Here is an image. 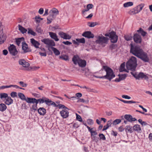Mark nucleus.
<instances>
[{"label":"nucleus","mask_w":152,"mask_h":152,"mask_svg":"<svg viewBox=\"0 0 152 152\" xmlns=\"http://www.w3.org/2000/svg\"><path fill=\"white\" fill-rule=\"evenodd\" d=\"M130 53L141 59L144 62H148L149 61L147 54L139 46L130 44Z\"/></svg>","instance_id":"obj_1"},{"label":"nucleus","mask_w":152,"mask_h":152,"mask_svg":"<svg viewBox=\"0 0 152 152\" xmlns=\"http://www.w3.org/2000/svg\"><path fill=\"white\" fill-rule=\"evenodd\" d=\"M137 60L136 58L134 56H132L126 63V67L128 70L134 71L137 66Z\"/></svg>","instance_id":"obj_2"},{"label":"nucleus","mask_w":152,"mask_h":152,"mask_svg":"<svg viewBox=\"0 0 152 152\" xmlns=\"http://www.w3.org/2000/svg\"><path fill=\"white\" fill-rule=\"evenodd\" d=\"M103 69L106 72V75L104 76L105 78L111 81V80L115 77L113 70L110 67L107 66H104Z\"/></svg>","instance_id":"obj_3"},{"label":"nucleus","mask_w":152,"mask_h":152,"mask_svg":"<svg viewBox=\"0 0 152 152\" xmlns=\"http://www.w3.org/2000/svg\"><path fill=\"white\" fill-rule=\"evenodd\" d=\"M72 61L75 64L77 65L78 64L80 66L82 67H85L86 65V61L80 58L77 55L73 56L72 58Z\"/></svg>","instance_id":"obj_4"},{"label":"nucleus","mask_w":152,"mask_h":152,"mask_svg":"<svg viewBox=\"0 0 152 152\" xmlns=\"http://www.w3.org/2000/svg\"><path fill=\"white\" fill-rule=\"evenodd\" d=\"M130 73L136 79L139 80L140 78H144L146 80H148V77L142 72H140L139 74L134 73L133 72H131Z\"/></svg>","instance_id":"obj_5"},{"label":"nucleus","mask_w":152,"mask_h":152,"mask_svg":"<svg viewBox=\"0 0 152 152\" xmlns=\"http://www.w3.org/2000/svg\"><path fill=\"white\" fill-rule=\"evenodd\" d=\"M42 42L48 45V47L49 48L50 47L55 46V44L54 41L51 40L49 39H44L42 40ZM48 50H50L49 48H48Z\"/></svg>","instance_id":"obj_6"},{"label":"nucleus","mask_w":152,"mask_h":152,"mask_svg":"<svg viewBox=\"0 0 152 152\" xmlns=\"http://www.w3.org/2000/svg\"><path fill=\"white\" fill-rule=\"evenodd\" d=\"M9 51L12 56H15L18 53V51L16 49V47L13 44L11 45L8 48Z\"/></svg>","instance_id":"obj_7"},{"label":"nucleus","mask_w":152,"mask_h":152,"mask_svg":"<svg viewBox=\"0 0 152 152\" xmlns=\"http://www.w3.org/2000/svg\"><path fill=\"white\" fill-rule=\"evenodd\" d=\"M118 36L116 34L115 32L112 31L110 32V38L111 42L113 43H116L118 40Z\"/></svg>","instance_id":"obj_8"},{"label":"nucleus","mask_w":152,"mask_h":152,"mask_svg":"<svg viewBox=\"0 0 152 152\" xmlns=\"http://www.w3.org/2000/svg\"><path fill=\"white\" fill-rule=\"evenodd\" d=\"M108 40V38L106 37L103 36H99L96 42L99 44L107 43Z\"/></svg>","instance_id":"obj_9"},{"label":"nucleus","mask_w":152,"mask_h":152,"mask_svg":"<svg viewBox=\"0 0 152 152\" xmlns=\"http://www.w3.org/2000/svg\"><path fill=\"white\" fill-rule=\"evenodd\" d=\"M22 44V49L24 53L29 52L31 51V50L28 47L27 44L25 42H23Z\"/></svg>","instance_id":"obj_10"},{"label":"nucleus","mask_w":152,"mask_h":152,"mask_svg":"<svg viewBox=\"0 0 152 152\" xmlns=\"http://www.w3.org/2000/svg\"><path fill=\"white\" fill-rule=\"evenodd\" d=\"M133 39L134 42L137 43H140L142 39L141 36L138 33H136L134 34Z\"/></svg>","instance_id":"obj_11"},{"label":"nucleus","mask_w":152,"mask_h":152,"mask_svg":"<svg viewBox=\"0 0 152 152\" xmlns=\"http://www.w3.org/2000/svg\"><path fill=\"white\" fill-rule=\"evenodd\" d=\"M82 36L88 39L93 38L94 37V35L90 31H86L82 34Z\"/></svg>","instance_id":"obj_12"},{"label":"nucleus","mask_w":152,"mask_h":152,"mask_svg":"<svg viewBox=\"0 0 152 152\" xmlns=\"http://www.w3.org/2000/svg\"><path fill=\"white\" fill-rule=\"evenodd\" d=\"M58 34L61 38L65 39H70L72 37L71 36L63 32H59Z\"/></svg>","instance_id":"obj_13"},{"label":"nucleus","mask_w":152,"mask_h":152,"mask_svg":"<svg viewBox=\"0 0 152 152\" xmlns=\"http://www.w3.org/2000/svg\"><path fill=\"white\" fill-rule=\"evenodd\" d=\"M19 64L20 65H21L24 67H28L29 65V64L26 62L25 60L23 59H20L19 60Z\"/></svg>","instance_id":"obj_14"},{"label":"nucleus","mask_w":152,"mask_h":152,"mask_svg":"<svg viewBox=\"0 0 152 152\" xmlns=\"http://www.w3.org/2000/svg\"><path fill=\"white\" fill-rule=\"evenodd\" d=\"M124 118L128 121L132 122L137 120L135 118H133L132 116L130 115H125Z\"/></svg>","instance_id":"obj_15"},{"label":"nucleus","mask_w":152,"mask_h":152,"mask_svg":"<svg viewBox=\"0 0 152 152\" xmlns=\"http://www.w3.org/2000/svg\"><path fill=\"white\" fill-rule=\"evenodd\" d=\"M30 42L32 45L36 48H39L40 44L38 41H36L33 38L30 39Z\"/></svg>","instance_id":"obj_16"},{"label":"nucleus","mask_w":152,"mask_h":152,"mask_svg":"<svg viewBox=\"0 0 152 152\" xmlns=\"http://www.w3.org/2000/svg\"><path fill=\"white\" fill-rule=\"evenodd\" d=\"M60 113L61 115V116L63 118H66L69 116V112L67 110H62L60 112Z\"/></svg>","instance_id":"obj_17"},{"label":"nucleus","mask_w":152,"mask_h":152,"mask_svg":"<svg viewBox=\"0 0 152 152\" xmlns=\"http://www.w3.org/2000/svg\"><path fill=\"white\" fill-rule=\"evenodd\" d=\"M37 111L39 114L41 115H44L46 113V110L44 107H40Z\"/></svg>","instance_id":"obj_18"},{"label":"nucleus","mask_w":152,"mask_h":152,"mask_svg":"<svg viewBox=\"0 0 152 152\" xmlns=\"http://www.w3.org/2000/svg\"><path fill=\"white\" fill-rule=\"evenodd\" d=\"M49 34L51 38L53 39L55 41H58L59 40L56 33L52 32H49Z\"/></svg>","instance_id":"obj_19"},{"label":"nucleus","mask_w":152,"mask_h":152,"mask_svg":"<svg viewBox=\"0 0 152 152\" xmlns=\"http://www.w3.org/2000/svg\"><path fill=\"white\" fill-rule=\"evenodd\" d=\"M137 33L139 34H141V35L143 37H144L147 34V33L144 31L143 29L140 28L139 29L137 30Z\"/></svg>","instance_id":"obj_20"},{"label":"nucleus","mask_w":152,"mask_h":152,"mask_svg":"<svg viewBox=\"0 0 152 152\" xmlns=\"http://www.w3.org/2000/svg\"><path fill=\"white\" fill-rule=\"evenodd\" d=\"M4 102L6 104L10 105L13 103V100L10 96H8Z\"/></svg>","instance_id":"obj_21"},{"label":"nucleus","mask_w":152,"mask_h":152,"mask_svg":"<svg viewBox=\"0 0 152 152\" xmlns=\"http://www.w3.org/2000/svg\"><path fill=\"white\" fill-rule=\"evenodd\" d=\"M7 37L5 34H1L0 35V45L3 43L6 40Z\"/></svg>","instance_id":"obj_22"},{"label":"nucleus","mask_w":152,"mask_h":152,"mask_svg":"<svg viewBox=\"0 0 152 152\" xmlns=\"http://www.w3.org/2000/svg\"><path fill=\"white\" fill-rule=\"evenodd\" d=\"M8 97V95L7 94L5 93H1L0 94V98L1 100H3L4 102Z\"/></svg>","instance_id":"obj_23"},{"label":"nucleus","mask_w":152,"mask_h":152,"mask_svg":"<svg viewBox=\"0 0 152 152\" xmlns=\"http://www.w3.org/2000/svg\"><path fill=\"white\" fill-rule=\"evenodd\" d=\"M18 27L19 30L22 34H24L25 33H26L27 31V29H26L25 28H24L22 26H21L20 24H19L18 25Z\"/></svg>","instance_id":"obj_24"},{"label":"nucleus","mask_w":152,"mask_h":152,"mask_svg":"<svg viewBox=\"0 0 152 152\" xmlns=\"http://www.w3.org/2000/svg\"><path fill=\"white\" fill-rule=\"evenodd\" d=\"M133 130L137 131L138 132H140L141 129L140 127V125L138 124H135L133 126Z\"/></svg>","instance_id":"obj_25"},{"label":"nucleus","mask_w":152,"mask_h":152,"mask_svg":"<svg viewBox=\"0 0 152 152\" xmlns=\"http://www.w3.org/2000/svg\"><path fill=\"white\" fill-rule=\"evenodd\" d=\"M54 15L53 14H50L47 20L48 22L47 23L48 24L51 23L53 18H54Z\"/></svg>","instance_id":"obj_26"},{"label":"nucleus","mask_w":152,"mask_h":152,"mask_svg":"<svg viewBox=\"0 0 152 152\" xmlns=\"http://www.w3.org/2000/svg\"><path fill=\"white\" fill-rule=\"evenodd\" d=\"M51 48L53 51V53L55 55L58 56L60 55V52L56 48L53 47H51Z\"/></svg>","instance_id":"obj_27"},{"label":"nucleus","mask_w":152,"mask_h":152,"mask_svg":"<svg viewBox=\"0 0 152 152\" xmlns=\"http://www.w3.org/2000/svg\"><path fill=\"white\" fill-rule=\"evenodd\" d=\"M125 66V65L124 62L121 64L120 66V68L119 69V71L120 72L126 71L127 72H128V71L124 68Z\"/></svg>","instance_id":"obj_28"},{"label":"nucleus","mask_w":152,"mask_h":152,"mask_svg":"<svg viewBox=\"0 0 152 152\" xmlns=\"http://www.w3.org/2000/svg\"><path fill=\"white\" fill-rule=\"evenodd\" d=\"M7 107L5 104L3 103L0 104V111L1 112L4 111L6 109Z\"/></svg>","instance_id":"obj_29"},{"label":"nucleus","mask_w":152,"mask_h":152,"mask_svg":"<svg viewBox=\"0 0 152 152\" xmlns=\"http://www.w3.org/2000/svg\"><path fill=\"white\" fill-rule=\"evenodd\" d=\"M126 131V132L127 131L128 132L130 133H132L133 132V127L127 125L126 126L125 128Z\"/></svg>","instance_id":"obj_30"},{"label":"nucleus","mask_w":152,"mask_h":152,"mask_svg":"<svg viewBox=\"0 0 152 152\" xmlns=\"http://www.w3.org/2000/svg\"><path fill=\"white\" fill-rule=\"evenodd\" d=\"M24 39L23 37H21L16 39V44L19 46L22 41H23Z\"/></svg>","instance_id":"obj_31"},{"label":"nucleus","mask_w":152,"mask_h":152,"mask_svg":"<svg viewBox=\"0 0 152 152\" xmlns=\"http://www.w3.org/2000/svg\"><path fill=\"white\" fill-rule=\"evenodd\" d=\"M144 6V4H140L137 6L136 7L137 9V10L138 12H140Z\"/></svg>","instance_id":"obj_32"},{"label":"nucleus","mask_w":152,"mask_h":152,"mask_svg":"<svg viewBox=\"0 0 152 152\" xmlns=\"http://www.w3.org/2000/svg\"><path fill=\"white\" fill-rule=\"evenodd\" d=\"M136 7L134 8L133 9L130 10L129 12V14L132 15L138 13Z\"/></svg>","instance_id":"obj_33"},{"label":"nucleus","mask_w":152,"mask_h":152,"mask_svg":"<svg viewBox=\"0 0 152 152\" xmlns=\"http://www.w3.org/2000/svg\"><path fill=\"white\" fill-rule=\"evenodd\" d=\"M33 100H35V99H33V98L27 97L26 98L24 101H25L28 103H34Z\"/></svg>","instance_id":"obj_34"},{"label":"nucleus","mask_w":152,"mask_h":152,"mask_svg":"<svg viewBox=\"0 0 152 152\" xmlns=\"http://www.w3.org/2000/svg\"><path fill=\"white\" fill-rule=\"evenodd\" d=\"M18 96L21 100H24L26 98L25 95L22 93H19L18 94Z\"/></svg>","instance_id":"obj_35"},{"label":"nucleus","mask_w":152,"mask_h":152,"mask_svg":"<svg viewBox=\"0 0 152 152\" xmlns=\"http://www.w3.org/2000/svg\"><path fill=\"white\" fill-rule=\"evenodd\" d=\"M50 12L52 13L55 14L56 15L59 14V11L58 10L55 8H53L50 11Z\"/></svg>","instance_id":"obj_36"},{"label":"nucleus","mask_w":152,"mask_h":152,"mask_svg":"<svg viewBox=\"0 0 152 152\" xmlns=\"http://www.w3.org/2000/svg\"><path fill=\"white\" fill-rule=\"evenodd\" d=\"M59 58L62 59L63 60H65V61H67L69 60V58L68 56L66 55H63V56H59Z\"/></svg>","instance_id":"obj_37"},{"label":"nucleus","mask_w":152,"mask_h":152,"mask_svg":"<svg viewBox=\"0 0 152 152\" xmlns=\"http://www.w3.org/2000/svg\"><path fill=\"white\" fill-rule=\"evenodd\" d=\"M133 5V3L132 2H128L125 3L124 4V7H127L129 6H131Z\"/></svg>","instance_id":"obj_38"},{"label":"nucleus","mask_w":152,"mask_h":152,"mask_svg":"<svg viewBox=\"0 0 152 152\" xmlns=\"http://www.w3.org/2000/svg\"><path fill=\"white\" fill-rule=\"evenodd\" d=\"M76 40L78 43H84L85 42V39L84 38H82L80 39H76Z\"/></svg>","instance_id":"obj_39"},{"label":"nucleus","mask_w":152,"mask_h":152,"mask_svg":"<svg viewBox=\"0 0 152 152\" xmlns=\"http://www.w3.org/2000/svg\"><path fill=\"white\" fill-rule=\"evenodd\" d=\"M97 24L96 22H89L88 23V25L90 27H94Z\"/></svg>","instance_id":"obj_40"},{"label":"nucleus","mask_w":152,"mask_h":152,"mask_svg":"<svg viewBox=\"0 0 152 152\" xmlns=\"http://www.w3.org/2000/svg\"><path fill=\"white\" fill-rule=\"evenodd\" d=\"M53 101L51 100H49L48 98H47L46 99L45 104L48 106H50L52 105V103Z\"/></svg>","instance_id":"obj_41"},{"label":"nucleus","mask_w":152,"mask_h":152,"mask_svg":"<svg viewBox=\"0 0 152 152\" xmlns=\"http://www.w3.org/2000/svg\"><path fill=\"white\" fill-rule=\"evenodd\" d=\"M125 39L127 41L132 40V37L130 35H126L124 36Z\"/></svg>","instance_id":"obj_42"},{"label":"nucleus","mask_w":152,"mask_h":152,"mask_svg":"<svg viewBox=\"0 0 152 152\" xmlns=\"http://www.w3.org/2000/svg\"><path fill=\"white\" fill-rule=\"evenodd\" d=\"M117 47V46L116 45L112 44L110 46L109 48L111 50H113L115 49Z\"/></svg>","instance_id":"obj_43"},{"label":"nucleus","mask_w":152,"mask_h":152,"mask_svg":"<svg viewBox=\"0 0 152 152\" xmlns=\"http://www.w3.org/2000/svg\"><path fill=\"white\" fill-rule=\"evenodd\" d=\"M121 121L120 119H116L113 121V124L114 125H116L120 123Z\"/></svg>","instance_id":"obj_44"},{"label":"nucleus","mask_w":152,"mask_h":152,"mask_svg":"<svg viewBox=\"0 0 152 152\" xmlns=\"http://www.w3.org/2000/svg\"><path fill=\"white\" fill-rule=\"evenodd\" d=\"M47 98L45 97H43L42 99H38L39 103V104L43 103L44 102L45 103L46 99Z\"/></svg>","instance_id":"obj_45"},{"label":"nucleus","mask_w":152,"mask_h":152,"mask_svg":"<svg viewBox=\"0 0 152 152\" xmlns=\"http://www.w3.org/2000/svg\"><path fill=\"white\" fill-rule=\"evenodd\" d=\"M118 76H119L120 79L121 80H123L125 79L126 77V74H122V75H119Z\"/></svg>","instance_id":"obj_46"},{"label":"nucleus","mask_w":152,"mask_h":152,"mask_svg":"<svg viewBox=\"0 0 152 152\" xmlns=\"http://www.w3.org/2000/svg\"><path fill=\"white\" fill-rule=\"evenodd\" d=\"M28 34H30L33 36H35L36 35V33L33 31L32 30L29 28H28Z\"/></svg>","instance_id":"obj_47"},{"label":"nucleus","mask_w":152,"mask_h":152,"mask_svg":"<svg viewBox=\"0 0 152 152\" xmlns=\"http://www.w3.org/2000/svg\"><path fill=\"white\" fill-rule=\"evenodd\" d=\"M99 136L100 140H105V137L104 135L103 134H99Z\"/></svg>","instance_id":"obj_48"},{"label":"nucleus","mask_w":152,"mask_h":152,"mask_svg":"<svg viewBox=\"0 0 152 152\" xmlns=\"http://www.w3.org/2000/svg\"><path fill=\"white\" fill-rule=\"evenodd\" d=\"M76 119L78 120L80 122H82L83 120L82 119V118L78 114H77V113H76Z\"/></svg>","instance_id":"obj_49"},{"label":"nucleus","mask_w":152,"mask_h":152,"mask_svg":"<svg viewBox=\"0 0 152 152\" xmlns=\"http://www.w3.org/2000/svg\"><path fill=\"white\" fill-rule=\"evenodd\" d=\"M58 107L59 109H61V108L63 109H68V108L65 107L64 105L62 104H58Z\"/></svg>","instance_id":"obj_50"},{"label":"nucleus","mask_w":152,"mask_h":152,"mask_svg":"<svg viewBox=\"0 0 152 152\" xmlns=\"http://www.w3.org/2000/svg\"><path fill=\"white\" fill-rule=\"evenodd\" d=\"M10 95L12 97H16L17 96V93L16 92H12L10 94Z\"/></svg>","instance_id":"obj_51"},{"label":"nucleus","mask_w":152,"mask_h":152,"mask_svg":"<svg viewBox=\"0 0 152 152\" xmlns=\"http://www.w3.org/2000/svg\"><path fill=\"white\" fill-rule=\"evenodd\" d=\"M20 85L23 87H26L27 86V84L24 83L23 81H20L19 82Z\"/></svg>","instance_id":"obj_52"},{"label":"nucleus","mask_w":152,"mask_h":152,"mask_svg":"<svg viewBox=\"0 0 152 152\" xmlns=\"http://www.w3.org/2000/svg\"><path fill=\"white\" fill-rule=\"evenodd\" d=\"M94 7V5L92 4H89L87 5L86 7L88 9L90 10L92 8Z\"/></svg>","instance_id":"obj_53"},{"label":"nucleus","mask_w":152,"mask_h":152,"mask_svg":"<svg viewBox=\"0 0 152 152\" xmlns=\"http://www.w3.org/2000/svg\"><path fill=\"white\" fill-rule=\"evenodd\" d=\"M36 31L39 33H42L43 31L41 28L39 27H37L36 28Z\"/></svg>","instance_id":"obj_54"},{"label":"nucleus","mask_w":152,"mask_h":152,"mask_svg":"<svg viewBox=\"0 0 152 152\" xmlns=\"http://www.w3.org/2000/svg\"><path fill=\"white\" fill-rule=\"evenodd\" d=\"M87 123L89 125H91L93 124V121L91 119H88L87 120Z\"/></svg>","instance_id":"obj_55"},{"label":"nucleus","mask_w":152,"mask_h":152,"mask_svg":"<svg viewBox=\"0 0 152 152\" xmlns=\"http://www.w3.org/2000/svg\"><path fill=\"white\" fill-rule=\"evenodd\" d=\"M118 99L125 103L131 104V101H127L123 99Z\"/></svg>","instance_id":"obj_56"},{"label":"nucleus","mask_w":152,"mask_h":152,"mask_svg":"<svg viewBox=\"0 0 152 152\" xmlns=\"http://www.w3.org/2000/svg\"><path fill=\"white\" fill-rule=\"evenodd\" d=\"M62 43L66 45H70L72 44V43L71 42L69 41H66L65 42L63 41L62 42Z\"/></svg>","instance_id":"obj_57"},{"label":"nucleus","mask_w":152,"mask_h":152,"mask_svg":"<svg viewBox=\"0 0 152 152\" xmlns=\"http://www.w3.org/2000/svg\"><path fill=\"white\" fill-rule=\"evenodd\" d=\"M32 108L34 111H36L37 110V105L34 104L32 106Z\"/></svg>","instance_id":"obj_58"},{"label":"nucleus","mask_w":152,"mask_h":152,"mask_svg":"<svg viewBox=\"0 0 152 152\" xmlns=\"http://www.w3.org/2000/svg\"><path fill=\"white\" fill-rule=\"evenodd\" d=\"M112 120H110L109 121H108L107 123V126L109 127L110 126H111V124H112Z\"/></svg>","instance_id":"obj_59"},{"label":"nucleus","mask_w":152,"mask_h":152,"mask_svg":"<svg viewBox=\"0 0 152 152\" xmlns=\"http://www.w3.org/2000/svg\"><path fill=\"white\" fill-rule=\"evenodd\" d=\"M122 97L123 98H125L126 99H131V97H130L128 95H122Z\"/></svg>","instance_id":"obj_60"},{"label":"nucleus","mask_w":152,"mask_h":152,"mask_svg":"<svg viewBox=\"0 0 152 152\" xmlns=\"http://www.w3.org/2000/svg\"><path fill=\"white\" fill-rule=\"evenodd\" d=\"M9 88V86H0V89H3L6 88Z\"/></svg>","instance_id":"obj_61"},{"label":"nucleus","mask_w":152,"mask_h":152,"mask_svg":"<svg viewBox=\"0 0 152 152\" xmlns=\"http://www.w3.org/2000/svg\"><path fill=\"white\" fill-rule=\"evenodd\" d=\"M86 101H85L83 99H79L77 101V102H86Z\"/></svg>","instance_id":"obj_62"},{"label":"nucleus","mask_w":152,"mask_h":152,"mask_svg":"<svg viewBox=\"0 0 152 152\" xmlns=\"http://www.w3.org/2000/svg\"><path fill=\"white\" fill-rule=\"evenodd\" d=\"M90 133L91 136H93V135H96L97 134V132L96 131H93L92 130Z\"/></svg>","instance_id":"obj_63"},{"label":"nucleus","mask_w":152,"mask_h":152,"mask_svg":"<svg viewBox=\"0 0 152 152\" xmlns=\"http://www.w3.org/2000/svg\"><path fill=\"white\" fill-rule=\"evenodd\" d=\"M40 17L39 16H36L35 17L36 21L37 23H39L40 22Z\"/></svg>","instance_id":"obj_64"}]
</instances>
